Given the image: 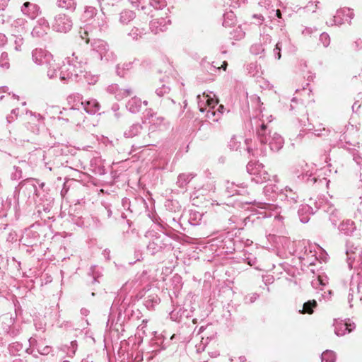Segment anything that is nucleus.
Returning a JSON list of instances; mask_svg holds the SVG:
<instances>
[{
  "label": "nucleus",
  "instance_id": "nucleus-1",
  "mask_svg": "<svg viewBox=\"0 0 362 362\" xmlns=\"http://www.w3.org/2000/svg\"><path fill=\"white\" fill-rule=\"evenodd\" d=\"M317 303L315 300H308L303 304V310L300 311L303 314H313V309L315 308Z\"/></svg>",
  "mask_w": 362,
  "mask_h": 362
},
{
  "label": "nucleus",
  "instance_id": "nucleus-2",
  "mask_svg": "<svg viewBox=\"0 0 362 362\" xmlns=\"http://www.w3.org/2000/svg\"><path fill=\"white\" fill-rule=\"evenodd\" d=\"M322 362H335V355L331 351H326L322 354Z\"/></svg>",
  "mask_w": 362,
  "mask_h": 362
},
{
  "label": "nucleus",
  "instance_id": "nucleus-3",
  "mask_svg": "<svg viewBox=\"0 0 362 362\" xmlns=\"http://www.w3.org/2000/svg\"><path fill=\"white\" fill-rule=\"evenodd\" d=\"M21 348V345L20 344H13L9 346V351L13 356H20L21 354L19 353Z\"/></svg>",
  "mask_w": 362,
  "mask_h": 362
},
{
  "label": "nucleus",
  "instance_id": "nucleus-4",
  "mask_svg": "<svg viewBox=\"0 0 362 362\" xmlns=\"http://www.w3.org/2000/svg\"><path fill=\"white\" fill-rule=\"evenodd\" d=\"M8 54L7 53H2L0 59V64L1 66H4L6 68H8V63L7 62H4V60L7 59Z\"/></svg>",
  "mask_w": 362,
  "mask_h": 362
},
{
  "label": "nucleus",
  "instance_id": "nucleus-5",
  "mask_svg": "<svg viewBox=\"0 0 362 362\" xmlns=\"http://www.w3.org/2000/svg\"><path fill=\"white\" fill-rule=\"evenodd\" d=\"M7 42L6 35L0 33V47H3Z\"/></svg>",
  "mask_w": 362,
  "mask_h": 362
},
{
  "label": "nucleus",
  "instance_id": "nucleus-6",
  "mask_svg": "<svg viewBox=\"0 0 362 362\" xmlns=\"http://www.w3.org/2000/svg\"><path fill=\"white\" fill-rule=\"evenodd\" d=\"M344 326H345V329H346V330H347L348 333H350L352 331V329L355 327L354 325H352L350 323L349 324V323H345Z\"/></svg>",
  "mask_w": 362,
  "mask_h": 362
},
{
  "label": "nucleus",
  "instance_id": "nucleus-7",
  "mask_svg": "<svg viewBox=\"0 0 362 362\" xmlns=\"http://www.w3.org/2000/svg\"><path fill=\"white\" fill-rule=\"evenodd\" d=\"M88 33L87 31H83V34H81V37L83 39H86V42L88 44L89 42V39L88 38Z\"/></svg>",
  "mask_w": 362,
  "mask_h": 362
},
{
  "label": "nucleus",
  "instance_id": "nucleus-8",
  "mask_svg": "<svg viewBox=\"0 0 362 362\" xmlns=\"http://www.w3.org/2000/svg\"><path fill=\"white\" fill-rule=\"evenodd\" d=\"M267 129V125L264 124H262L261 125V130L258 132V134L259 136H263L264 135V132Z\"/></svg>",
  "mask_w": 362,
  "mask_h": 362
},
{
  "label": "nucleus",
  "instance_id": "nucleus-9",
  "mask_svg": "<svg viewBox=\"0 0 362 362\" xmlns=\"http://www.w3.org/2000/svg\"><path fill=\"white\" fill-rule=\"evenodd\" d=\"M206 102H207L208 105H209V106L212 105L213 107H214L215 104L218 103V100H216V102H214V100L211 98L207 99Z\"/></svg>",
  "mask_w": 362,
  "mask_h": 362
},
{
  "label": "nucleus",
  "instance_id": "nucleus-10",
  "mask_svg": "<svg viewBox=\"0 0 362 362\" xmlns=\"http://www.w3.org/2000/svg\"><path fill=\"white\" fill-rule=\"evenodd\" d=\"M15 42L16 44V47H15L16 50L21 51V45H18L17 40H16Z\"/></svg>",
  "mask_w": 362,
  "mask_h": 362
},
{
  "label": "nucleus",
  "instance_id": "nucleus-11",
  "mask_svg": "<svg viewBox=\"0 0 362 362\" xmlns=\"http://www.w3.org/2000/svg\"><path fill=\"white\" fill-rule=\"evenodd\" d=\"M276 16H277V17H278V18H281V11H280V10H279V9H277V10H276Z\"/></svg>",
  "mask_w": 362,
  "mask_h": 362
},
{
  "label": "nucleus",
  "instance_id": "nucleus-12",
  "mask_svg": "<svg viewBox=\"0 0 362 362\" xmlns=\"http://www.w3.org/2000/svg\"><path fill=\"white\" fill-rule=\"evenodd\" d=\"M227 65H228L227 62H224L221 67H222L224 70H226V67H227Z\"/></svg>",
  "mask_w": 362,
  "mask_h": 362
},
{
  "label": "nucleus",
  "instance_id": "nucleus-13",
  "mask_svg": "<svg viewBox=\"0 0 362 362\" xmlns=\"http://www.w3.org/2000/svg\"><path fill=\"white\" fill-rule=\"evenodd\" d=\"M18 110H19L18 109H13V110L11 111V114H12V115H15L16 116H17L16 111H18Z\"/></svg>",
  "mask_w": 362,
  "mask_h": 362
},
{
  "label": "nucleus",
  "instance_id": "nucleus-14",
  "mask_svg": "<svg viewBox=\"0 0 362 362\" xmlns=\"http://www.w3.org/2000/svg\"><path fill=\"white\" fill-rule=\"evenodd\" d=\"M275 49H277L278 51H281V47L279 46V43H277L276 45Z\"/></svg>",
  "mask_w": 362,
  "mask_h": 362
},
{
  "label": "nucleus",
  "instance_id": "nucleus-15",
  "mask_svg": "<svg viewBox=\"0 0 362 362\" xmlns=\"http://www.w3.org/2000/svg\"><path fill=\"white\" fill-rule=\"evenodd\" d=\"M277 55H278V59H281V52H280V51H279V52H278Z\"/></svg>",
  "mask_w": 362,
  "mask_h": 362
},
{
  "label": "nucleus",
  "instance_id": "nucleus-16",
  "mask_svg": "<svg viewBox=\"0 0 362 362\" xmlns=\"http://www.w3.org/2000/svg\"><path fill=\"white\" fill-rule=\"evenodd\" d=\"M29 4H30L29 2H25V3L23 4V6L25 7H27V6H28Z\"/></svg>",
  "mask_w": 362,
  "mask_h": 362
},
{
  "label": "nucleus",
  "instance_id": "nucleus-17",
  "mask_svg": "<svg viewBox=\"0 0 362 362\" xmlns=\"http://www.w3.org/2000/svg\"><path fill=\"white\" fill-rule=\"evenodd\" d=\"M223 106L222 105H221L219 106V109L223 110Z\"/></svg>",
  "mask_w": 362,
  "mask_h": 362
},
{
  "label": "nucleus",
  "instance_id": "nucleus-18",
  "mask_svg": "<svg viewBox=\"0 0 362 362\" xmlns=\"http://www.w3.org/2000/svg\"><path fill=\"white\" fill-rule=\"evenodd\" d=\"M18 361H21L20 359H15L14 362H17Z\"/></svg>",
  "mask_w": 362,
  "mask_h": 362
},
{
  "label": "nucleus",
  "instance_id": "nucleus-19",
  "mask_svg": "<svg viewBox=\"0 0 362 362\" xmlns=\"http://www.w3.org/2000/svg\"><path fill=\"white\" fill-rule=\"evenodd\" d=\"M361 303H362V296H361Z\"/></svg>",
  "mask_w": 362,
  "mask_h": 362
}]
</instances>
